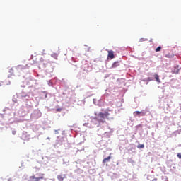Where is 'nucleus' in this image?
Instances as JSON below:
<instances>
[{"label": "nucleus", "instance_id": "obj_18", "mask_svg": "<svg viewBox=\"0 0 181 181\" xmlns=\"http://www.w3.org/2000/svg\"><path fill=\"white\" fill-rule=\"evenodd\" d=\"M177 158H179V159H181V153H178L177 154Z\"/></svg>", "mask_w": 181, "mask_h": 181}, {"label": "nucleus", "instance_id": "obj_10", "mask_svg": "<svg viewBox=\"0 0 181 181\" xmlns=\"http://www.w3.org/2000/svg\"><path fill=\"white\" fill-rule=\"evenodd\" d=\"M137 148H138L139 149H142V148H145V145H144V144H139V145L137 146Z\"/></svg>", "mask_w": 181, "mask_h": 181}, {"label": "nucleus", "instance_id": "obj_21", "mask_svg": "<svg viewBox=\"0 0 181 181\" xmlns=\"http://www.w3.org/2000/svg\"><path fill=\"white\" fill-rule=\"evenodd\" d=\"M13 135H15V134H16V132H13Z\"/></svg>", "mask_w": 181, "mask_h": 181}, {"label": "nucleus", "instance_id": "obj_19", "mask_svg": "<svg viewBox=\"0 0 181 181\" xmlns=\"http://www.w3.org/2000/svg\"><path fill=\"white\" fill-rule=\"evenodd\" d=\"M147 81H152V78H151L148 77V78H147Z\"/></svg>", "mask_w": 181, "mask_h": 181}, {"label": "nucleus", "instance_id": "obj_6", "mask_svg": "<svg viewBox=\"0 0 181 181\" xmlns=\"http://www.w3.org/2000/svg\"><path fill=\"white\" fill-rule=\"evenodd\" d=\"M110 160H111V156H109L106 158H104L103 160V163H107V162H110Z\"/></svg>", "mask_w": 181, "mask_h": 181}, {"label": "nucleus", "instance_id": "obj_16", "mask_svg": "<svg viewBox=\"0 0 181 181\" xmlns=\"http://www.w3.org/2000/svg\"><path fill=\"white\" fill-rule=\"evenodd\" d=\"M160 50H162V47H158L156 49V52H160Z\"/></svg>", "mask_w": 181, "mask_h": 181}, {"label": "nucleus", "instance_id": "obj_7", "mask_svg": "<svg viewBox=\"0 0 181 181\" xmlns=\"http://www.w3.org/2000/svg\"><path fill=\"white\" fill-rule=\"evenodd\" d=\"M154 78L157 83H160V79L159 78V75H158V74H154Z\"/></svg>", "mask_w": 181, "mask_h": 181}, {"label": "nucleus", "instance_id": "obj_11", "mask_svg": "<svg viewBox=\"0 0 181 181\" xmlns=\"http://www.w3.org/2000/svg\"><path fill=\"white\" fill-rule=\"evenodd\" d=\"M51 56H52V57H53L54 59H55V60H57V57H58L57 54L54 53V54H52Z\"/></svg>", "mask_w": 181, "mask_h": 181}, {"label": "nucleus", "instance_id": "obj_1", "mask_svg": "<svg viewBox=\"0 0 181 181\" xmlns=\"http://www.w3.org/2000/svg\"><path fill=\"white\" fill-rule=\"evenodd\" d=\"M108 111H111L109 109H107L106 111H105L104 113L99 112L98 115V117L94 118L93 119V122L98 121V122H102V124H104L105 122V118H108L110 117V113Z\"/></svg>", "mask_w": 181, "mask_h": 181}, {"label": "nucleus", "instance_id": "obj_20", "mask_svg": "<svg viewBox=\"0 0 181 181\" xmlns=\"http://www.w3.org/2000/svg\"><path fill=\"white\" fill-rule=\"evenodd\" d=\"M152 181H158V179L157 178H154L152 180Z\"/></svg>", "mask_w": 181, "mask_h": 181}, {"label": "nucleus", "instance_id": "obj_3", "mask_svg": "<svg viewBox=\"0 0 181 181\" xmlns=\"http://www.w3.org/2000/svg\"><path fill=\"white\" fill-rule=\"evenodd\" d=\"M180 71L179 66L174 67L173 70L172 71L173 74H178Z\"/></svg>", "mask_w": 181, "mask_h": 181}, {"label": "nucleus", "instance_id": "obj_12", "mask_svg": "<svg viewBox=\"0 0 181 181\" xmlns=\"http://www.w3.org/2000/svg\"><path fill=\"white\" fill-rule=\"evenodd\" d=\"M141 117H145L146 115V112L141 111L140 112Z\"/></svg>", "mask_w": 181, "mask_h": 181}, {"label": "nucleus", "instance_id": "obj_14", "mask_svg": "<svg viewBox=\"0 0 181 181\" xmlns=\"http://www.w3.org/2000/svg\"><path fill=\"white\" fill-rule=\"evenodd\" d=\"M45 62V59L43 57L40 58L39 64H42Z\"/></svg>", "mask_w": 181, "mask_h": 181}, {"label": "nucleus", "instance_id": "obj_22", "mask_svg": "<svg viewBox=\"0 0 181 181\" xmlns=\"http://www.w3.org/2000/svg\"><path fill=\"white\" fill-rule=\"evenodd\" d=\"M1 86H2V82H0V87H1Z\"/></svg>", "mask_w": 181, "mask_h": 181}, {"label": "nucleus", "instance_id": "obj_5", "mask_svg": "<svg viewBox=\"0 0 181 181\" xmlns=\"http://www.w3.org/2000/svg\"><path fill=\"white\" fill-rule=\"evenodd\" d=\"M57 179L59 181H63L64 179H66V174H64V175H57Z\"/></svg>", "mask_w": 181, "mask_h": 181}, {"label": "nucleus", "instance_id": "obj_9", "mask_svg": "<svg viewBox=\"0 0 181 181\" xmlns=\"http://www.w3.org/2000/svg\"><path fill=\"white\" fill-rule=\"evenodd\" d=\"M118 66H119V62H115L112 64V67L113 69H115V67H118Z\"/></svg>", "mask_w": 181, "mask_h": 181}, {"label": "nucleus", "instance_id": "obj_17", "mask_svg": "<svg viewBox=\"0 0 181 181\" xmlns=\"http://www.w3.org/2000/svg\"><path fill=\"white\" fill-rule=\"evenodd\" d=\"M9 73H11V74H13V68L10 69Z\"/></svg>", "mask_w": 181, "mask_h": 181}, {"label": "nucleus", "instance_id": "obj_4", "mask_svg": "<svg viewBox=\"0 0 181 181\" xmlns=\"http://www.w3.org/2000/svg\"><path fill=\"white\" fill-rule=\"evenodd\" d=\"M107 57H109V59H114V57H115V56H114V51H112V50L108 51Z\"/></svg>", "mask_w": 181, "mask_h": 181}, {"label": "nucleus", "instance_id": "obj_13", "mask_svg": "<svg viewBox=\"0 0 181 181\" xmlns=\"http://www.w3.org/2000/svg\"><path fill=\"white\" fill-rule=\"evenodd\" d=\"M165 57H167L168 59H172L173 57V55H172L170 54H168L165 55Z\"/></svg>", "mask_w": 181, "mask_h": 181}, {"label": "nucleus", "instance_id": "obj_8", "mask_svg": "<svg viewBox=\"0 0 181 181\" xmlns=\"http://www.w3.org/2000/svg\"><path fill=\"white\" fill-rule=\"evenodd\" d=\"M37 176L36 177H42L40 178V180H42V179L45 178V174H42V173H37Z\"/></svg>", "mask_w": 181, "mask_h": 181}, {"label": "nucleus", "instance_id": "obj_15", "mask_svg": "<svg viewBox=\"0 0 181 181\" xmlns=\"http://www.w3.org/2000/svg\"><path fill=\"white\" fill-rule=\"evenodd\" d=\"M140 114H141V112H139V111H136L134 112V117H136V115H139Z\"/></svg>", "mask_w": 181, "mask_h": 181}, {"label": "nucleus", "instance_id": "obj_2", "mask_svg": "<svg viewBox=\"0 0 181 181\" xmlns=\"http://www.w3.org/2000/svg\"><path fill=\"white\" fill-rule=\"evenodd\" d=\"M40 179H42V176L40 177H36L35 175H32L30 177L28 181H40Z\"/></svg>", "mask_w": 181, "mask_h": 181}]
</instances>
